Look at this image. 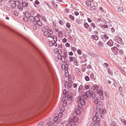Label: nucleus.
<instances>
[{"mask_svg": "<svg viewBox=\"0 0 126 126\" xmlns=\"http://www.w3.org/2000/svg\"><path fill=\"white\" fill-rule=\"evenodd\" d=\"M58 118H59L57 116H56L54 118L53 121L54 123Z\"/></svg>", "mask_w": 126, "mask_h": 126, "instance_id": "f704fd0d", "label": "nucleus"}, {"mask_svg": "<svg viewBox=\"0 0 126 126\" xmlns=\"http://www.w3.org/2000/svg\"><path fill=\"white\" fill-rule=\"evenodd\" d=\"M102 36H103L104 38L105 39H109L108 36L106 34H104L103 35H102Z\"/></svg>", "mask_w": 126, "mask_h": 126, "instance_id": "58836bf2", "label": "nucleus"}, {"mask_svg": "<svg viewBox=\"0 0 126 126\" xmlns=\"http://www.w3.org/2000/svg\"><path fill=\"white\" fill-rule=\"evenodd\" d=\"M118 10L119 11H123V9L121 7H119L118 9Z\"/></svg>", "mask_w": 126, "mask_h": 126, "instance_id": "de8ad7c7", "label": "nucleus"}, {"mask_svg": "<svg viewBox=\"0 0 126 126\" xmlns=\"http://www.w3.org/2000/svg\"><path fill=\"white\" fill-rule=\"evenodd\" d=\"M67 103L66 101H65L63 103V107H64L66 105Z\"/></svg>", "mask_w": 126, "mask_h": 126, "instance_id": "bf43d9fd", "label": "nucleus"}, {"mask_svg": "<svg viewBox=\"0 0 126 126\" xmlns=\"http://www.w3.org/2000/svg\"><path fill=\"white\" fill-rule=\"evenodd\" d=\"M59 23V24L61 25H63L64 24L63 21L62 20H60Z\"/></svg>", "mask_w": 126, "mask_h": 126, "instance_id": "c03bdc74", "label": "nucleus"}, {"mask_svg": "<svg viewBox=\"0 0 126 126\" xmlns=\"http://www.w3.org/2000/svg\"><path fill=\"white\" fill-rule=\"evenodd\" d=\"M97 94L100 95L101 96V97H103L104 92L103 90H98L97 91Z\"/></svg>", "mask_w": 126, "mask_h": 126, "instance_id": "6e6552de", "label": "nucleus"}, {"mask_svg": "<svg viewBox=\"0 0 126 126\" xmlns=\"http://www.w3.org/2000/svg\"><path fill=\"white\" fill-rule=\"evenodd\" d=\"M75 112L77 115H79L81 114V111L79 109H77L76 110Z\"/></svg>", "mask_w": 126, "mask_h": 126, "instance_id": "dca6fc26", "label": "nucleus"}, {"mask_svg": "<svg viewBox=\"0 0 126 126\" xmlns=\"http://www.w3.org/2000/svg\"><path fill=\"white\" fill-rule=\"evenodd\" d=\"M25 16L28 18L31 16V14L28 12H26L25 13Z\"/></svg>", "mask_w": 126, "mask_h": 126, "instance_id": "4be33fe9", "label": "nucleus"}, {"mask_svg": "<svg viewBox=\"0 0 126 126\" xmlns=\"http://www.w3.org/2000/svg\"><path fill=\"white\" fill-rule=\"evenodd\" d=\"M103 97H101L100 96H98L97 97L94 99V101L95 103L96 104H97L98 103H99L100 102H102L101 101V100H103Z\"/></svg>", "mask_w": 126, "mask_h": 126, "instance_id": "7ed1b4c3", "label": "nucleus"}, {"mask_svg": "<svg viewBox=\"0 0 126 126\" xmlns=\"http://www.w3.org/2000/svg\"><path fill=\"white\" fill-rule=\"evenodd\" d=\"M118 40L120 42H121L122 41V39L121 38L119 37H118Z\"/></svg>", "mask_w": 126, "mask_h": 126, "instance_id": "4d7b16f0", "label": "nucleus"}, {"mask_svg": "<svg viewBox=\"0 0 126 126\" xmlns=\"http://www.w3.org/2000/svg\"><path fill=\"white\" fill-rule=\"evenodd\" d=\"M63 115V113L62 112H60L58 116L57 117H58L59 118H60Z\"/></svg>", "mask_w": 126, "mask_h": 126, "instance_id": "e433bc0d", "label": "nucleus"}, {"mask_svg": "<svg viewBox=\"0 0 126 126\" xmlns=\"http://www.w3.org/2000/svg\"><path fill=\"white\" fill-rule=\"evenodd\" d=\"M28 19L31 22H33L34 21V17H33L32 16H31L28 18Z\"/></svg>", "mask_w": 126, "mask_h": 126, "instance_id": "6ab92c4d", "label": "nucleus"}, {"mask_svg": "<svg viewBox=\"0 0 126 126\" xmlns=\"http://www.w3.org/2000/svg\"><path fill=\"white\" fill-rule=\"evenodd\" d=\"M18 1L17 2L19 4H23V2L22 0H18V1Z\"/></svg>", "mask_w": 126, "mask_h": 126, "instance_id": "37998d69", "label": "nucleus"}, {"mask_svg": "<svg viewBox=\"0 0 126 126\" xmlns=\"http://www.w3.org/2000/svg\"><path fill=\"white\" fill-rule=\"evenodd\" d=\"M69 18L71 20H74V16L71 15H70L69 16Z\"/></svg>", "mask_w": 126, "mask_h": 126, "instance_id": "c9c22d12", "label": "nucleus"}, {"mask_svg": "<svg viewBox=\"0 0 126 126\" xmlns=\"http://www.w3.org/2000/svg\"><path fill=\"white\" fill-rule=\"evenodd\" d=\"M121 121L124 124L126 125V121L124 119H122L121 120Z\"/></svg>", "mask_w": 126, "mask_h": 126, "instance_id": "49530a36", "label": "nucleus"}, {"mask_svg": "<svg viewBox=\"0 0 126 126\" xmlns=\"http://www.w3.org/2000/svg\"><path fill=\"white\" fill-rule=\"evenodd\" d=\"M43 60L44 61L47 67L49 69L50 67V63L49 62V61L47 59L45 58L44 57H43Z\"/></svg>", "mask_w": 126, "mask_h": 126, "instance_id": "39448f33", "label": "nucleus"}, {"mask_svg": "<svg viewBox=\"0 0 126 126\" xmlns=\"http://www.w3.org/2000/svg\"><path fill=\"white\" fill-rule=\"evenodd\" d=\"M91 2L89 1H87L86 2V4L87 6H90L91 5Z\"/></svg>", "mask_w": 126, "mask_h": 126, "instance_id": "a878e982", "label": "nucleus"}, {"mask_svg": "<svg viewBox=\"0 0 126 126\" xmlns=\"http://www.w3.org/2000/svg\"><path fill=\"white\" fill-rule=\"evenodd\" d=\"M23 19L25 22H27L29 20L28 18L26 16L25 17H24L23 18Z\"/></svg>", "mask_w": 126, "mask_h": 126, "instance_id": "72a5a7b5", "label": "nucleus"}, {"mask_svg": "<svg viewBox=\"0 0 126 126\" xmlns=\"http://www.w3.org/2000/svg\"><path fill=\"white\" fill-rule=\"evenodd\" d=\"M107 71L109 74L110 75H111V73L110 71V69L109 68H108Z\"/></svg>", "mask_w": 126, "mask_h": 126, "instance_id": "603ef678", "label": "nucleus"}, {"mask_svg": "<svg viewBox=\"0 0 126 126\" xmlns=\"http://www.w3.org/2000/svg\"><path fill=\"white\" fill-rule=\"evenodd\" d=\"M53 38L54 42H57V39L56 36L54 35L53 36Z\"/></svg>", "mask_w": 126, "mask_h": 126, "instance_id": "2f4dec72", "label": "nucleus"}, {"mask_svg": "<svg viewBox=\"0 0 126 126\" xmlns=\"http://www.w3.org/2000/svg\"><path fill=\"white\" fill-rule=\"evenodd\" d=\"M99 111H100V113H101L104 115L106 112V110L105 109H103L102 110L101 109V110Z\"/></svg>", "mask_w": 126, "mask_h": 126, "instance_id": "5701e85b", "label": "nucleus"}, {"mask_svg": "<svg viewBox=\"0 0 126 126\" xmlns=\"http://www.w3.org/2000/svg\"><path fill=\"white\" fill-rule=\"evenodd\" d=\"M34 21L35 20L36 21H38L40 20V18L36 16H35L34 17Z\"/></svg>", "mask_w": 126, "mask_h": 126, "instance_id": "473e14b6", "label": "nucleus"}, {"mask_svg": "<svg viewBox=\"0 0 126 126\" xmlns=\"http://www.w3.org/2000/svg\"><path fill=\"white\" fill-rule=\"evenodd\" d=\"M96 7L95 6H93L90 8V9L91 10L93 11L96 9Z\"/></svg>", "mask_w": 126, "mask_h": 126, "instance_id": "c85d7f7f", "label": "nucleus"}, {"mask_svg": "<svg viewBox=\"0 0 126 126\" xmlns=\"http://www.w3.org/2000/svg\"><path fill=\"white\" fill-rule=\"evenodd\" d=\"M66 26L68 28H69L71 27L70 24L68 22H67L66 23Z\"/></svg>", "mask_w": 126, "mask_h": 126, "instance_id": "a19ab883", "label": "nucleus"}, {"mask_svg": "<svg viewBox=\"0 0 126 126\" xmlns=\"http://www.w3.org/2000/svg\"><path fill=\"white\" fill-rule=\"evenodd\" d=\"M14 14L16 16H17L18 15V14L16 11H14L13 12Z\"/></svg>", "mask_w": 126, "mask_h": 126, "instance_id": "e2e57ef3", "label": "nucleus"}, {"mask_svg": "<svg viewBox=\"0 0 126 126\" xmlns=\"http://www.w3.org/2000/svg\"><path fill=\"white\" fill-rule=\"evenodd\" d=\"M98 114L96 113L95 114V116L93 117V121L95 122L98 119L97 116L98 115Z\"/></svg>", "mask_w": 126, "mask_h": 126, "instance_id": "aec40b11", "label": "nucleus"}, {"mask_svg": "<svg viewBox=\"0 0 126 126\" xmlns=\"http://www.w3.org/2000/svg\"><path fill=\"white\" fill-rule=\"evenodd\" d=\"M69 59L70 62H72L73 61V60H76V59L75 57L69 56Z\"/></svg>", "mask_w": 126, "mask_h": 126, "instance_id": "b1692460", "label": "nucleus"}, {"mask_svg": "<svg viewBox=\"0 0 126 126\" xmlns=\"http://www.w3.org/2000/svg\"><path fill=\"white\" fill-rule=\"evenodd\" d=\"M111 50L115 54H116L118 52V49L117 47H114L111 48Z\"/></svg>", "mask_w": 126, "mask_h": 126, "instance_id": "0eeeda50", "label": "nucleus"}, {"mask_svg": "<svg viewBox=\"0 0 126 126\" xmlns=\"http://www.w3.org/2000/svg\"><path fill=\"white\" fill-rule=\"evenodd\" d=\"M66 66V65H65L64 64H62V65L61 67L62 69L63 70H65V67Z\"/></svg>", "mask_w": 126, "mask_h": 126, "instance_id": "ea45409f", "label": "nucleus"}, {"mask_svg": "<svg viewBox=\"0 0 126 126\" xmlns=\"http://www.w3.org/2000/svg\"><path fill=\"white\" fill-rule=\"evenodd\" d=\"M89 26V25L87 23H84V26L86 28H87Z\"/></svg>", "mask_w": 126, "mask_h": 126, "instance_id": "3c124183", "label": "nucleus"}, {"mask_svg": "<svg viewBox=\"0 0 126 126\" xmlns=\"http://www.w3.org/2000/svg\"><path fill=\"white\" fill-rule=\"evenodd\" d=\"M59 53L58 55V57L59 59L61 60V59H62V55H61V54L62 53V51L61 49H59Z\"/></svg>", "mask_w": 126, "mask_h": 126, "instance_id": "ddd939ff", "label": "nucleus"}, {"mask_svg": "<svg viewBox=\"0 0 126 126\" xmlns=\"http://www.w3.org/2000/svg\"><path fill=\"white\" fill-rule=\"evenodd\" d=\"M91 26L93 27V29H94L95 28V25L94 23H92L91 24Z\"/></svg>", "mask_w": 126, "mask_h": 126, "instance_id": "09e8293b", "label": "nucleus"}, {"mask_svg": "<svg viewBox=\"0 0 126 126\" xmlns=\"http://www.w3.org/2000/svg\"><path fill=\"white\" fill-rule=\"evenodd\" d=\"M85 80L87 81H88L90 80V79L89 77L87 76H85Z\"/></svg>", "mask_w": 126, "mask_h": 126, "instance_id": "4c0bfd02", "label": "nucleus"}, {"mask_svg": "<svg viewBox=\"0 0 126 126\" xmlns=\"http://www.w3.org/2000/svg\"><path fill=\"white\" fill-rule=\"evenodd\" d=\"M58 34L59 37L61 38L62 37L63 33L61 31H60L58 33Z\"/></svg>", "mask_w": 126, "mask_h": 126, "instance_id": "393cba45", "label": "nucleus"}, {"mask_svg": "<svg viewBox=\"0 0 126 126\" xmlns=\"http://www.w3.org/2000/svg\"><path fill=\"white\" fill-rule=\"evenodd\" d=\"M36 23H37V24L39 26H41L42 25V22L40 20L37 21V22H36Z\"/></svg>", "mask_w": 126, "mask_h": 126, "instance_id": "c756f323", "label": "nucleus"}, {"mask_svg": "<svg viewBox=\"0 0 126 126\" xmlns=\"http://www.w3.org/2000/svg\"><path fill=\"white\" fill-rule=\"evenodd\" d=\"M101 27L104 28H108V26L107 25H102L101 26Z\"/></svg>", "mask_w": 126, "mask_h": 126, "instance_id": "13d9d810", "label": "nucleus"}, {"mask_svg": "<svg viewBox=\"0 0 126 126\" xmlns=\"http://www.w3.org/2000/svg\"><path fill=\"white\" fill-rule=\"evenodd\" d=\"M104 114H102L101 113H99V116H100V117H101V119H103V118L104 117L103 116V115Z\"/></svg>", "mask_w": 126, "mask_h": 126, "instance_id": "338daca9", "label": "nucleus"}, {"mask_svg": "<svg viewBox=\"0 0 126 126\" xmlns=\"http://www.w3.org/2000/svg\"><path fill=\"white\" fill-rule=\"evenodd\" d=\"M90 78L92 80L94 79V74L93 73H91L90 74Z\"/></svg>", "mask_w": 126, "mask_h": 126, "instance_id": "7c9ffc66", "label": "nucleus"}, {"mask_svg": "<svg viewBox=\"0 0 126 126\" xmlns=\"http://www.w3.org/2000/svg\"><path fill=\"white\" fill-rule=\"evenodd\" d=\"M59 49H55L54 50V51L55 52V53L56 54L59 53Z\"/></svg>", "mask_w": 126, "mask_h": 126, "instance_id": "79ce46f5", "label": "nucleus"}, {"mask_svg": "<svg viewBox=\"0 0 126 126\" xmlns=\"http://www.w3.org/2000/svg\"><path fill=\"white\" fill-rule=\"evenodd\" d=\"M67 97H68L67 99V100L68 101H70L72 99V97H70L68 95Z\"/></svg>", "mask_w": 126, "mask_h": 126, "instance_id": "a18cd8bd", "label": "nucleus"}, {"mask_svg": "<svg viewBox=\"0 0 126 126\" xmlns=\"http://www.w3.org/2000/svg\"><path fill=\"white\" fill-rule=\"evenodd\" d=\"M70 120L71 121L72 123L73 122L74 123L77 122L79 120L78 118L76 116H74L72 119L70 118L69 119V121L70 122Z\"/></svg>", "mask_w": 126, "mask_h": 126, "instance_id": "20e7f679", "label": "nucleus"}, {"mask_svg": "<svg viewBox=\"0 0 126 126\" xmlns=\"http://www.w3.org/2000/svg\"><path fill=\"white\" fill-rule=\"evenodd\" d=\"M77 101L78 103V108L81 109L82 106H84L85 104V100L83 98H82L81 96H79L77 99Z\"/></svg>", "mask_w": 126, "mask_h": 126, "instance_id": "f03ea898", "label": "nucleus"}, {"mask_svg": "<svg viewBox=\"0 0 126 126\" xmlns=\"http://www.w3.org/2000/svg\"><path fill=\"white\" fill-rule=\"evenodd\" d=\"M91 38L92 39H93L96 41L99 38L98 36L95 35H92L91 36Z\"/></svg>", "mask_w": 126, "mask_h": 126, "instance_id": "f8f14e48", "label": "nucleus"}, {"mask_svg": "<svg viewBox=\"0 0 126 126\" xmlns=\"http://www.w3.org/2000/svg\"><path fill=\"white\" fill-rule=\"evenodd\" d=\"M62 121V119L60 118H59L58 120L56 121V122L55 123V124H57L61 122Z\"/></svg>", "mask_w": 126, "mask_h": 126, "instance_id": "bb28decb", "label": "nucleus"}, {"mask_svg": "<svg viewBox=\"0 0 126 126\" xmlns=\"http://www.w3.org/2000/svg\"><path fill=\"white\" fill-rule=\"evenodd\" d=\"M72 83L71 80H69L68 82V83L67 84L68 87L69 88H70L72 85Z\"/></svg>", "mask_w": 126, "mask_h": 126, "instance_id": "412c9836", "label": "nucleus"}, {"mask_svg": "<svg viewBox=\"0 0 126 126\" xmlns=\"http://www.w3.org/2000/svg\"><path fill=\"white\" fill-rule=\"evenodd\" d=\"M42 20L44 21L45 22H46V20L44 16H43L42 17Z\"/></svg>", "mask_w": 126, "mask_h": 126, "instance_id": "0e129e2a", "label": "nucleus"}, {"mask_svg": "<svg viewBox=\"0 0 126 126\" xmlns=\"http://www.w3.org/2000/svg\"><path fill=\"white\" fill-rule=\"evenodd\" d=\"M67 57V56H63L62 55V59L61 60H62V61L63 63H64L65 62V58Z\"/></svg>", "mask_w": 126, "mask_h": 126, "instance_id": "a211bd4d", "label": "nucleus"}, {"mask_svg": "<svg viewBox=\"0 0 126 126\" xmlns=\"http://www.w3.org/2000/svg\"><path fill=\"white\" fill-rule=\"evenodd\" d=\"M107 44L109 46L111 47L113 45V43L111 40H110L107 43Z\"/></svg>", "mask_w": 126, "mask_h": 126, "instance_id": "9b49d317", "label": "nucleus"}, {"mask_svg": "<svg viewBox=\"0 0 126 126\" xmlns=\"http://www.w3.org/2000/svg\"><path fill=\"white\" fill-rule=\"evenodd\" d=\"M97 106V109L98 110H101L103 107V104L102 102H100L98 103Z\"/></svg>", "mask_w": 126, "mask_h": 126, "instance_id": "423d86ee", "label": "nucleus"}, {"mask_svg": "<svg viewBox=\"0 0 126 126\" xmlns=\"http://www.w3.org/2000/svg\"><path fill=\"white\" fill-rule=\"evenodd\" d=\"M62 41L63 43H65L67 41V40L66 38H64L63 39Z\"/></svg>", "mask_w": 126, "mask_h": 126, "instance_id": "680f3d73", "label": "nucleus"}, {"mask_svg": "<svg viewBox=\"0 0 126 126\" xmlns=\"http://www.w3.org/2000/svg\"><path fill=\"white\" fill-rule=\"evenodd\" d=\"M33 27L34 29L35 30H36L37 29H38L39 26L38 25L36 22H35L33 23Z\"/></svg>", "mask_w": 126, "mask_h": 126, "instance_id": "1a4fd4ad", "label": "nucleus"}, {"mask_svg": "<svg viewBox=\"0 0 126 126\" xmlns=\"http://www.w3.org/2000/svg\"><path fill=\"white\" fill-rule=\"evenodd\" d=\"M95 126H99V122L98 121H96L95 123Z\"/></svg>", "mask_w": 126, "mask_h": 126, "instance_id": "8fccbe9b", "label": "nucleus"}, {"mask_svg": "<svg viewBox=\"0 0 126 126\" xmlns=\"http://www.w3.org/2000/svg\"><path fill=\"white\" fill-rule=\"evenodd\" d=\"M64 12L65 13H67L69 12V10L67 9H65L64 10Z\"/></svg>", "mask_w": 126, "mask_h": 126, "instance_id": "69168bd1", "label": "nucleus"}, {"mask_svg": "<svg viewBox=\"0 0 126 126\" xmlns=\"http://www.w3.org/2000/svg\"><path fill=\"white\" fill-rule=\"evenodd\" d=\"M47 31L48 33H50V34H52L53 33V31L51 29H48L47 30Z\"/></svg>", "mask_w": 126, "mask_h": 126, "instance_id": "cd10ccee", "label": "nucleus"}, {"mask_svg": "<svg viewBox=\"0 0 126 126\" xmlns=\"http://www.w3.org/2000/svg\"><path fill=\"white\" fill-rule=\"evenodd\" d=\"M44 123L43 122H41L38 125V126H43Z\"/></svg>", "mask_w": 126, "mask_h": 126, "instance_id": "774afa93", "label": "nucleus"}, {"mask_svg": "<svg viewBox=\"0 0 126 126\" xmlns=\"http://www.w3.org/2000/svg\"><path fill=\"white\" fill-rule=\"evenodd\" d=\"M44 35L46 36H48L49 34V33H48V32H44Z\"/></svg>", "mask_w": 126, "mask_h": 126, "instance_id": "864d4df0", "label": "nucleus"}, {"mask_svg": "<svg viewBox=\"0 0 126 126\" xmlns=\"http://www.w3.org/2000/svg\"><path fill=\"white\" fill-rule=\"evenodd\" d=\"M29 5V3L28 2H26L25 1H24L23 2L22 6L23 7H28Z\"/></svg>", "mask_w": 126, "mask_h": 126, "instance_id": "2eb2a0df", "label": "nucleus"}, {"mask_svg": "<svg viewBox=\"0 0 126 126\" xmlns=\"http://www.w3.org/2000/svg\"><path fill=\"white\" fill-rule=\"evenodd\" d=\"M17 2L18 1H15L14 3H12L11 5V7L12 8H15L16 7V4Z\"/></svg>", "mask_w": 126, "mask_h": 126, "instance_id": "9d476101", "label": "nucleus"}, {"mask_svg": "<svg viewBox=\"0 0 126 126\" xmlns=\"http://www.w3.org/2000/svg\"><path fill=\"white\" fill-rule=\"evenodd\" d=\"M90 87V86L89 85H86L85 86V88L86 89H88Z\"/></svg>", "mask_w": 126, "mask_h": 126, "instance_id": "5fc2aeb1", "label": "nucleus"}, {"mask_svg": "<svg viewBox=\"0 0 126 126\" xmlns=\"http://www.w3.org/2000/svg\"><path fill=\"white\" fill-rule=\"evenodd\" d=\"M18 6H17V8L20 11H22L23 10V6L20 5V4H17Z\"/></svg>", "mask_w": 126, "mask_h": 126, "instance_id": "f3484780", "label": "nucleus"}, {"mask_svg": "<svg viewBox=\"0 0 126 126\" xmlns=\"http://www.w3.org/2000/svg\"><path fill=\"white\" fill-rule=\"evenodd\" d=\"M98 45L99 47H101L102 45V43L101 41H99L98 42Z\"/></svg>", "mask_w": 126, "mask_h": 126, "instance_id": "052dcab7", "label": "nucleus"}, {"mask_svg": "<svg viewBox=\"0 0 126 126\" xmlns=\"http://www.w3.org/2000/svg\"><path fill=\"white\" fill-rule=\"evenodd\" d=\"M77 52L78 53L79 55H80L81 54V52L79 49H78L77 50Z\"/></svg>", "mask_w": 126, "mask_h": 126, "instance_id": "6e6d98bb", "label": "nucleus"}, {"mask_svg": "<svg viewBox=\"0 0 126 126\" xmlns=\"http://www.w3.org/2000/svg\"><path fill=\"white\" fill-rule=\"evenodd\" d=\"M99 86L97 85H95L93 86L92 87V89L93 90H96V91L97 90H98Z\"/></svg>", "mask_w": 126, "mask_h": 126, "instance_id": "4468645a", "label": "nucleus"}, {"mask_svg": "<svg viewBox=\"0 0 126 126\" xmlns=\"http://www.w3.org/2000/svg\"><path fill=\"white\" fill-rule=\"evenodd\" d=\"M81 94L83 98L86 100H87L91 97L94 99L95 97V94L93 91H87L85 93L83 92H82Z\"/></svg>", "mask_w": 126, "mask_h": 126, "instance_id": "f257e3e1", "label": "nucleus"}]
</instances>
